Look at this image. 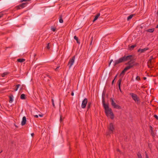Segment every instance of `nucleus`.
Masks as SVG:
<instances>
[{"instance_id":"1","label":"nucleus","mask_w":158,"mask_h":158,"mask_svg":"<svg viewBox=\"0 0 158 158\" xmlns=\"http://www.w3.org/2000/svg\"><path fill=\"white\" fill-rule=\"evenodd\" d=\"M104 96V94L103 93L102 94V102L103 106L105 109V113L107 117L110 118L111 119H113L114 118V114L111 109L109 107L108 105L105 103Z\"/></svg>"},{"instance_id":"2","label":"nucleus","mask_w":158,"mask_h":158,"mask_svg":"<svg viewBox=\"0 0 158 158\" xmlns=\"http://www.w3.org/2000/svg\"><path fill=\"white\" fill-rule=\"evenodd\" d=\"M126 64L128 65L126 67L124 70L120 74V75H124L125 72L127 70L133 67L135 65L134 61L132 60L129 61L127 64Z\"/></svg>"},{"instance_id":"3","label":"nucleus","mask_w":158,"mask_h":158,"mask_svg":"<svg viewBox=\"0 0 158 158\" xmlns=\"http://www.w3.org/2000/svg\"><path fill=\"white\" fill-rule=\"evenodd\" d=\"M132 57V56L131 55L128 56H125L123 57H121L118 60L114 61V65H115L116 64L123 61L130 60Z\"/></svg>"},{"instance_id":"4","label":"nucleus","mask_w":158,"mask_h":158,"mask_svg":"<svg viewBox=\"0 0 158 158\" xmlns=\"http://www.w3.org/2000/svg\"><path fill=\"white\" fill-rule=\"evenodd\" d=\"M130 95L131 96L132 98L135 102H137L139 101V98L136 94L131 93L130 94Z\"/></svg>"},{"instance_id":"5","label":"nucleus","mask_w":158,"mask_h":158,"mask_svg":"<svg viewBox=\"0 0 158 158\" xmlns=\"http://www.w3.org/2000/svg\"><path fill=\"white\" fill-rule=\"evenodd\" d=\"M74 61L75 56H74L71 59H70L69 61L68 65H69V69L71 68L73 64Z\"/></svg>"},{"instance_id":"6","label":"nucleus","mask_w":158,"mask_h":158,"mask_svg":"<svg viewBox=\"0 0 158 158\" xmlns=\"http://www.w3.org/2000/svg\"><path fill=\"white\" fill-rule=\"evenodd\" d=\"M88 102V100L87 98H85L82 101L81 104V107L82 108H85L86 106V104Z\"/></svg>"},{"instance_id":"7","label":"nucleus","mask_w":158,"mask_h":158,"mask_svg":"<svg viewBox=\"0 0 158 158\" xmlns=\"http://www.w3.org/2000/svg\"><path fill=\"white\" fill-rule=\"evenodd\" d=\"M111 104L112 106L114 107V108L120 109L121 108V107L116 104L114 102V100L113 99H111Z\"/></svg>"},{"instance_id":"8","label":"nucleus","mask_w":158,"mask_h":158,"mask_svg":"<svg viewBox=\"0 0 158 158\" xmlns=\"http://www.w3.org/2000/svg\"><path fill=\"white\" fill-rule=\"evenodd\" d=\"M108 128L110 131L112 132L114 130V127L113 124L112 123H110Z\"/></svg>"},{"instance_id":"9","label":"nucleus","mask_w":158,"mask_h":158,"mask_svg":"<svg viewBox=\"0 0 158 158\" xmlns=\"http://www.w3.org/2000/svg\"><path fill=\"white\" fill-rule=\"evenodd\" d=\"M26 122V118L25 116L23 117L22 120L21 122V125L22 126L24 125Z\"/></svg>"},{"instance_id":"10","label":"nucleus","mask_w":158,"mask_h":158,"mask_svg":"<svg viewBox=\"0 0 158 158\" xmlns=\"http://www.w3.org/2000/svg\"><path fill=\"white\" fill-rule=\"evenodd\" d=\"M148 48H146L142 49H139L138 50V52L141 53H143L145 51L148 50Z\"/></svg>"},{"instance_id":"11","label":"nucleus","mask_w":158,"mask_h":158,"mask_svg":"<svg viewBox=\"0 0 158 158\" xmlns=\"http://www.w3.org/2000/svg\"><path fill=\"white\" fill-rule=\"evenodd\" d=\"M10 98V101L9 102L10 103H12L13 101V95H10L9 97Z\"/></svg>"},{"instance_id":"12","label":"nucleus","mask_w":158,"mask_h":158,"mask_svg":"<svg viewBox=\"0 0 158 158\" xmlns=\"http://www.w3.org/2000/svg\"><path fill=\"white\" fill-rule=\"evenodd\" d=\"M121 81H122V79H120L118 81V88H120V87H121Z\"/></svg>"},{"instance_id":"13","label":"nucleus","mask_w":158,"mask_h":158,"mask_svg":"<svg viewBox=\"0 0 158 158\" xmlns=\"http://www.w3.org/2000/svg\"><path fill=\"white\" fill-rule=\"evenodd\" d=\"M100 15V14H97L95 17L94 19L93 20V22H94L96 20H97L98 18V17Z\"/></svg>"},{"instance_id":"14","label":"nucleus","mask_w":158,"mask_h":158,"mask_svg":"<svg viewBox=\"0 0 158 158\" xmlns=\"http://www.w3.org/2000/svg\"><path fill=\"white\" fill-rule=\"evenodd\" d=\"M17 61L19 62H23L25 61V59H19L17 60Z\"/></svg>"},{"instance_id":"15","label":"nucleus","mask_w":158,"mask_h":158,"mask_svg":"<svg viewBox=\"0 0 158 158\" xmlns=\"http://www.w3.org/2000/svg\"><path fill=\"white\" fill-rule=\"evenodd\" d=\"M9 73L7 72H4L2 74V77H4L5 76L9 74Z\"/></svg>"},{"instance_id":"16","label":"nucleus","mask_w":158,"mask_h":158,"mask_svg":"<svg viewBox=\"0 0 158 158\" xmlns=\"http://www.w3.org/2000/svg\"><path fill=\"white\" fill-rule=\"evenodd\" d=\"M150 127L151 131V134L153 136H154L155 135V133L153 132V131L152 128L151 126H150Z\"/></svg>"},{"instance_id":"17","label":"nucleus","mask_w":158,"mask_h":158,"mask_svg":"<svg viewBox=\"0 0 158 158\" xmlns=\"http://www.w3.org/2000/svg\"><path fill=\"white\" fill-rule=\"evenodd\" d=\"M74 38V39H75L76 40L77 43L79 44L80 43V42L78 41V39L77 37L76 36H75Z\"/></svg>"},{"instance_id":"18","label":"nucleus","mask_w":158,"mask_h":158,"mask_svg":"<svg viewBox=\"0 0 158 158\" xmlns=\"http://www.w3.org/2000/svg\"><path fill=\"white\" fill-rule=\"evenodd\" d=\"M25 95L24 94H22L21 95L20 98L22 99H25Z\"/></svg>"},{"instance_id":"19","label":"nucleus","mask_w":158,"mask_h":158,"mask_svg":"<svg viewBox=\"0 0 158 158\" xmlns=\"http://www.w3.org/2000/svg\"><path fill=\"white\" fill-rule=\"evenodd\" d=\"M133 15H129L127 18V20H129L131 19L132 17H133Z\"/></svg>"},{"instance_id":"20","label":"nucleus","mask_w":158,"mask_h":158,"mask_svg":"<svg viewBox=\"0 0 158 158\" xmlns=\"http://www.w3.org/2000/svg\"><path fill=\"white\" fill-rule=\"evenodd\" d=\"M20 86V84H18V85H17L16 86V89H15V91H17L18 89V88H19V87Z\"/></svg>"},{"instance_id":"21","label":"nucleus","mask_w":158,"mask_h":158,"mask_svg":"<svg viewBox=\"0 0 158 158\" xmlns=\"http://www.w3.org/2000/svg\"><path fill=\"white\" fill-rule=\"evenodd\" d=\"M154 31L153 28L150 29L148 30L147 31L150 32H152Z\"/></svg>"},{"instance_id":"22","label":"nucleus","mask_w":158,"mask_h":158,"mask_svg":"<svg viewBox=\"0 0 158 158\" xmlns=\"http://www.w3.org/2000/svg\"><path fill=\"white\" fill-rule=\"evenodd\" d=\"M153 59V56H151L150 57V59H149V60H148V63H151V61H152V60Z\"/></svg>"},{"instance_id":"23","label":"nucleus","mask_w":158,"mask_h":158,"mask_svg":"<svg viewBox=\"0 0 158 158\" xmlns=\"http://www.w3.org/2000/svg\"><path fill=\"white\" fill-rule=\"evenodd\" d=\"M26 4V3H22L20 5V6L22 7V8L24 7H25V5Z\"/></svg>"},{"instance_id":"24","label":"nucleus","mask_w":158,"mask_h":158,"mask_svg":"<svg viewBox=\"0 0 158 158\" xmlns=\"http://www.w3.org/2000/svg\"><path fill=\"white\" fill-rule=\"evenodd\" d=\"M59 21L60 23H63V21L61 17H60Z\"/></svg>"},{"instance_id":"25","label":"nucleus","mask_w":158,"mask_h":158,"mask_svg":"<svg viewBox=\"0 0 158 158\" xmlns=\"http://www.w3.org/2000/svg\"><path fill=\"white\" fill-rule=\"evenodd\" d=\"M137 156L138 158H142L141 155L139 153H138Z\"/></svg>"},{"instance_id":"26","label":"nucleus","mask_w":158,"mask_h":158,"mask_svg":"<svg viewBox=\"0 0 158 158\" xmlns=\"http://www.w3.org/2000/svg\"><path fill=\"white\" fill-rule=\"evenodd\" d=\"M46 48L48 49H49L50 48V43H49L47 44L46 46Z\"/></svg>"},{"instance_id":"27","label":"nucleus","mask_w":158,"mask_h":158,"mask_svg":"<svg viewBox=\"0 0 158 158\" xmlns=\"http://www.w3.org/2000/svg\"><path fill=\"white\" fill-rule=\"evenodd\" d=\"M136 80L137 81H139L140 80V77L139 76H137L136 78Z\"/></svg>"},{"instance_id":"28","label":"nucleus","mask_w":158,"mask_h":158,"mask_svg":"<svg viewBox=\"0 0 158 158\" xmlns=\"http://www.w3.org/2000/svg\"><path fill=\"white\" fill-rule=\"evenodd\" d=\"M135 46H136L135 45H133L131 46V48H130V49H133Z\"/></svg>"},{"instance_id":"29","label":"nucleus","mask_w":158,"mask_h":158,"mask_svg":"<svg viewBox=\"0 0 158 158\" xmlns=\"http://www.w3.org/2000/svg\"><path fill=\"white\" fill-rule=\"evenodd\" d=\"M51 30L52 31H53L54 32L56 31V28H51Z\"/></svg>"},{"instance_id":"30","label":"nucleus","mask_w":158,"mask_h":158,"mask_svg":"<svg viewBox=\"0 0 158 158\" xmlns=\"http://www.w3.org/2000/svg\"><path fill=\"white\" fill-rule=\"evenodd\" d=\"M3 14L2 13V12H1L0 13V18L2 17V16H3Z\"/></svg>"},{"instance_id":"31","label":"nucleus","mask_w":158,"mask_h":158,"mask_svg":"<svg viewBox=\"0 0 158 158\" xmlns=\"http://www.w3.org/2000/svg\"><path fill=\"white\" fill-rule=\"evenodd\" d=\"M52 105H53V107H55V105H54V100L53 99H52Z\"/></svg>"},{"instance_id":"32","label":"nucleus","mask_w":158,"mask_h":158,"mask_svg":"<svg viewBox=\"0 0 158 158\" xmlns=\"http://www.w3.org/2000/svg\"><path fill=\"white\" fill-rule=\"evenodd\" d=\"M90 104H91V103H90L89 102L88 104V109L90 107Z\"/></svg>"},{"instance_id":"33","label":"nucleus","mask_w":158,"mask_h":158,"mask_svg":"<svg viewBox=\"0 0 158 158\" xmlns=\"http://www.w3.org/2000/svg\"><path fill=\"white\" fill-rule=\"evenodd\" d=\"M113 61V60L112 59H111V60H110V63H109V66H110L111 64V63Z\"/></svg>"},{"instance_id":"34","label":"nucleus","mask_w":158,"mask_h":158,"mask_svg":"<svg viewBox=\"0 0 158 158\" xmlns=\"http://www.w3.org/2000/svg\"><path fill=\"white\" fill-rule=\"evenodd\" d=\"M31 0H22L21 1L22 2H26L27 1H30Z\"/></svg>"},{"instance_id":"35","label":"nucleus","mask_w":158,"mask_h":158,"mask_svg":"<svg viewBox=\"0 0 158 158\" xmlns=\"http://www.w3.org/2000/svg\"><path fill=\"white\" fill-rule=\"evenodd\" d=\"M62 118L61 117V116H60V122H61L62 121Z\"/></svg>"},{"instance_id":"36","label":"nucleus","mask_w":158,"mask_h":158,"mask_svg":"<svg viewBox=\"0 0 158 158\" xmlns=\"http://www.w3.org/2000/svg\"><path fill=\"white\" fill-rule=\"evenodd\" d=\"M39 116L40 117H42L43 116V114H39Z\"/></svg>"},{"instance_id":"37","label":"nucleus","mask_w":158,"mask_h":158,"mask_svg":"<svg viewBox=\"0 0 158 158\" xmlns=\"http://www.w3.org/2000/svg\"><path fill=\"white\" fill-rule=\"evenodd\" d=\"M154 117L156 119H158V116L157 115H154Z\"/></svg>"},{"instance_id":"38","label":"nucleus","mask_w":158,"mask_h":158,"mask_svg":"<svg viewBox=\"0 0 158 158\" xmlns=\"http://www.w3.org/2000/svg\"><path fill=\"white\" fill-rule=\"evenodd\" d=\"M34 116L36 118H38V116L37 115H34Z\"/></svg>"},{"instance_id":"39","label":"nucleus","mask_w":158,"mask_h":158,"mask_svg":"<svg viewBox=\"0 0 158 158\" xmlns=\"http://www.w3.org/2000/svg\"><path fill=\"white\" fill-rule=\"evenodd\" d=\"M59 66H58L57 67L56 69H55V70L56 71H57V70L59 68Z\"/></svg>"},{"instance_id":"40","label":"nucleus","mask_w":158,"mask_h":158,"mask_svg":"<svg viewBox=\"0 0 158 158\" xmlns=\"http://www.w3.org/2000/svg\"><path fill=\"white\" fill-rule=\"evenodd\" d=\"M34 133H31V136L33 137L34 135Z\"/></svg>"},{"instance_id":"41","label":"nucleus","mask_w":158,"mask_h":158,"mask_svg":"<svg viewBox=\"0 0 158 158\" xmlns=\"http://www.w3.org/2000/svg\"><path fill=\"white\" fill-rule=\"evenodd\" d=\"M91 39H92V40L91 42V43H90V44L91 45V44H92V40H93V37H92V38H91Z\"/></svg>"},{"instance_id":"42","label":"nucleus","mask_w":158,"mask_h":158,"mask_svg":"<svg viewBox=\"0 0 158 158\" xmlns=\"http://www.w3.org/2000/svg\"><path fill=\"white\" fill-rule=\"evenodd\" d=\"M119 90L120 91V92H121V93H122V92L121 90V87H120V88H119Z\"/></svg>"},{"instance_id":"43","label":"nucleus","mask_w":158,"mask_h":158,"mask_svg":"<svg viewBox=\"0 0 158 158\" xmlns=\"http://www.w3.org/2000/svg\"><path fill=\"white\" fill-rule=\"evenodd\" d=\"M74 93L73 92H72V93H71V95L72 96H73L74 95Z\"/></svg>"},{"instance_id":"44","label":"nucleus","mask_w":158,"mask_h":158,"mask_svg":"<svg viewBox=\"0 0 158 158\" xmlns=\"http://www.w3.org/2000/svg\"><path fill=\"white\" fill-rule=\"evenodd\" d=\"M114 80H115V79H114L112 81V84H113V83H114Z\"/></svg>"},{"instance_id":"45","label":"nucleus","mask_w":158,"mask_h":158,"mask_svg":"<svg viewBox=\"0 0 158 158\" xmlns=\"http://www.w3.org/2000/svg\"><path fill=\"white\" fill-rule=\"evenodd\" d=\"M146 158H149L148 157V156H147V154H146Z\"/></svg>"},{"instance_id":"46","label":"nucleus","mask_w":158,"mask_h":158,"mask_svg":"<svg viewBox=\"0 0 158 158\" xmlns=\"http://www.w3.org/2000/svg\"><path fill=\"white\" fill-rule=\"evenodd\" d=\"M143 79L145 80L146 79V77H143Z\"/></svg>"},{"instance_id":"47","label":"nucleus","mask_w":158,"mask_h":158,"mask_svg":"<svg viewBox=\"0 0 158 158\" xmlns=\"http://www.w3.org/2000/svg\"><path fill=\"white\" fill-rule=\"evenodd\" d=\"M117 76V75H116V76L115 77V78H114L115 79L116 78V77Z\"/></svg>"},{"instance_id":"48","label":"nucleus","mask_w":158,"mask_h":158,"mask_svg":"<svg viewBox=\"0 0 158 158\" xmlns=\"http://www.w3.org/2000/svg\"><path fill=\"white\" fill-rule=\"evenodd\" d=\"M118 152H120L119 150H118Z\"/></svg>"}]
</instances>
